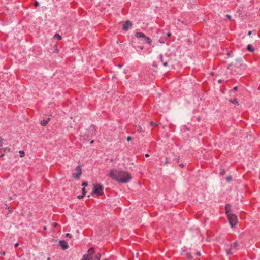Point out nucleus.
Listing matches in <instances>:
<instances>
[{
  "mask_svg": "<svg viewBox=\"0 0 260 260\" xmlns=\"http://www.w3.org/2000/svg\"><path fill=\"white\" fill-rule=\"evenodd\" d=\"M18 245H19V244H18V243H15V244H14V246H15V247H18Z\"/></svg>",
  "mask_w": 260,
  "mask_h": 260,
  "instance_id": "473e14b6",
  "label": "nucleus"
},
{
  "mask_svg": "<svg viewBox=\"0 0 260 260\" xmlns=\"http://www.w3.org/2000/svg\"><path fill=\"white\" fill-rule=\"evenodd\" d=\"M226 180L228 182H230L232 180V177L230 176H228L227 178H226Z\"/></svg>",
  "mask_w": 260,
  "mask_h": 260,
  "instance_id": "412c9836",
  "label": "nucleus"
},
{
  "mask_svg": "<svg viewBox=\"0 0 260 260\" xmlns=\"http://www.w3.org/2000/svg\"><path fill=\"white\" fill-rule=\"evenodd\" d=\"M167 35L168 37H170L171 36V34L170 32H168Z\"/></svg>",
  "mask_w": 260,
  "mask_h": 260,
  "instance_id": "f704fd0d",
  "label": "nucleus"
},
{
  "mask_svg": "<svg viewBox=\"0 0 260 260\" xmlns=\"http://www.w3.org/2000/svg\"><path fill=\"white\" fill-rule=\"evenodd\" d=\"M82 194H83V196H85V194H86V191H85V188H83L82 189Z\"/></svg>",
  "mask_w": 260,
  "mask_h": 260,
  "instance_id": "aec40b11",
  "label": "nucleus"
},
{
  "mask_svg": "<svg viewBox=\"0 0 260 260\" xmlns=\"http://www.w3.org/2000/svg\"><path fill=\"white\" fill-rule=\"evenodd\" d=\"M137 131L139 132H141L142 131V127L140 126H138L137 127Z\"/></svg>",
  "mask_w": 260,
  "mask_h": 260,
  "instance_id": "6ab92c4d",
  "label": "nucleus"
},
{
  "mask_svg": "<svg viewBox=\"0 0 260 260\" xmlns=\"http://www.w3.org/2000/svg\"><path fill=\"white\" fill-rule=\"evenodd\" d=\"M0 254H1L2 255H5V252H0Z\"/></svg>",
  "mask_w": 260,
  "mask_h": 260,
  "instance_id": "7c9ffc66",
  "label": "nucleus"
},
{
  "mask_svg": "<svg viewBox=\"0 0 260 260\" xmlns=\"http://www.w3.org/2000/svg\"><path fill=\"white\" fill-rule=\"evenodd\" d=\"M54 38L55 39H57L58 40H61V37L60 35H59V34H56L55 35H54Z\"/></svg>",
  "mask_w": 260,
  "mask_h": 260,
  "instance_id": "2eb2a0df",
  "label": "nucleus"
},
{
  "mask_svg": "<svg viewBox=\"0 0 260 260\" xmlns=\"http://www.w3.org/2000/svg\"><path fill=\"white\" fill-rule=\"evenodd\" d=\"M3 139H2L0 137V147L2 146V142H3Z\"/></svg>",
  "mask_w": 260,
  "mask_h": 260,
  "instance_id": "a878e982",
  "label": "nucleus"
},
{
  "mask_svg": "<svg viewBox=\"0 0 260 260\" xmlns=\"http://www.w3.org/2000/svg\"><path fill=\"white\" fill-rule=\"evenodd\" d=\"M230 102L233 103H234V104H237L238 103V101H237V100L236 99H234L233 100H231Z\"/></svg>",
  "mask_w": 260,
  "mask_h": 260,
  "instance_id": "f3484780",
  "label": "nucleus"
},
{
  "mask_svg": "<svg viewBox=\"0 0 260 260\" xmlns=\"http://www.w3.org/2000/svg\"><path fill=\"white\" fill-rule=\"evenodd\" d=\"M165 55H166V56H167V57H169V56H170V55H169V54H167V53H166V54H165Z\"/></svg>",
  "mask_w": 260,
  "mask_h": 260,
  "instance_id": "e433bc0d",
  "label": "nucleus"
},
{
  "mask_svg": "<svg viewBox=\"0 0 260 260\" xmlns=\"http://www.w3.org/2000/svg\"><path fill=\"white\" fill-rule=\"evenodd\" d=\"M230 55V53H228V55L229 56Z\"/></svg>",
  "mask_w": 260,
  "mask_h": 260,
  "instance_id": "a18cd8bd",
  "label": "nucleus"
},
{
  "mask_svg": "<svg viewBox=\"0 0 260 260\" xmlns=\"http://www.w3.org/2000/svg\"><path fill=\"white\" fill-rule=\"evenodd\" d=\"M19 153L20 154V156L23 157L24 156V153L23 151H20Z\"/></svg>",
  "mask_w": 260,
  "mask_h": 260,
  "instance_id": "a211bd4d",
  "label": "nucleus"
},
{
  "mask_svg": "<svg viewBox=\"0 0 260 260\" xmlns=\"http://www.w3.org/2000/svg\"><path fill=\"white\" fill-rule=\"evenodd\" d=\"M93 143V140L91 141L90 143Z\"/></svg>",
  "mask_w": 260,
  "mask_h": 260,
  "instance_id": "c03bdc74",
  "label": "nucleus"
},
{
  "mask_svg": "<svg viewBox=\"0 0 260 260\" xmlns=\"http://www.w3.org/2000/svg\"><path fill=\"white\" fill-rule=\"evenodd\" d=\"M118 67L120 68L122 67V66L120 64H118Z\"/></svg>",
  "mask_w": 260,
  "mask_h": 260,
  "instance_id": "ea45409f",
  "label": "nucleus"
},
{
  "mask_svg": "<svg viewBox=\"0 0 260 260\" xmlns=\"http://www.w3.org/2000/svg\"><path fill=\"white\" fill-rule=\"evenodd\" d=\"M3 156H4V154H2V155H1V157H3Z\"/></svg>",
  "mask_w": 260,
  "mask_h": 260,
  "instance_id": "49530a36",
  "label": "nucleus"
},
{
  "mask_svg": "<svg viewBox=\"0 0 260 260\" xmlns=\"http://www.w3.org/2000/svg\"><path fill=\"white\" fill-rule=\"evenodd\" d=\"M105 260H107V259H105Z\"/></svg>",
  "mask_w": 260,
  "mask_h": 260,
  "instance_id": "de8ad7c7",
  "label": "nucleus"
},
{
  "mask_svg": "<svg viewBox=\"0 0 260 260\" xmlns=\"http://www.w3.org/2000/svg\"><path fill=\"white\" fill-rule=\"evenodd\" d=\"M180 165V166H181V167L184 166V165H183V164H181Z\"/></svg>",
  "mask_w": 260,
  "mask_h": 260,
  "instance_id": "a19ab883",
  "label": "nucleus"
},
{
  "mask_svg": "<svg viewBox=\"0 0 260 260\" xmlns=\"http://www.w3.org/2000/svg\"><path fill=\"white\" fill-rule=\"evenodd\" d=\"M251 31H248V35H251Z\"/></svg>",
  "mask_w": 260,
  "mask_h": 260,
  "instance_id": "58836bf2",
  "label": "nucleus"
},
{
  "mask_svg": "<svg viewBox=\"0 0 260 260\" xmlns=\"http://www.w3.org/2000/svg\"><path fill=\"white\" fill-rule=\"evenodd\" d=\"M59 245L63 250H66L69 248L68 244L64 241H60Z\"/></svg>",
  "mask_w": 260,
  "mask_h": 260,
  "instance_id": "6e6552de",
  "label": "nucleus"
},
{
  "mask_svg": "<svg viewBox=\"0 0 260 260\" xmlns=\"http://www.w3.org/2000/svg\"><path fill=\"white\" fill-rule=\"evenodd\" d=\"M159 59L160 60L161 62H162L163 66L165 67L167 66L168 65V60H165L164 59L163 56L162 54H160L159 55Z\"/></svg>",
  "mask_w": 260,
  "mask_h": 260,
  "instance_id": "1a4fd4ad",
  "label": "nucleus"
},
{
  "mask_svg": "<svg viewBox=\"0 0 260 260\" xmlns=\"http://www.w3.org/2000/svg\"><path fill=\"white\" fill-rule=\"evenodd\" d=\"M94 249L90 248L88 251V254L84 255L82 260H100L101 254L98 253L94 255Z\"/></svg>",
  "mask_w": 260,
  "mask_h": 260,
  "instance_id": "f03ea898",
  "label": "nucleus"
},
{
  "mask_svg": "<svg viewBox=\"0 0 260 260\" xmlns=\"http://www.w3.org/2000/svg\"><path fill=\"white\" fill-rule=\"evenodd\" d=\"M144 41L146 43L150 44L151 42V40L150 38L145 36V37L144 38Z\"/></svg>",
  "mask_w": 260,
  "mask_h": 260,
  "instance_id": "ddd939ff",
  "label": "nucleus"
},
{
  "mask_svg": "<svg viewBox=\"0 0 260 260\" xmlns=\"http://www.w3.org/2000/svg\"><path fill=\"white\" fill-rule=\"evenodd\" d=\"M230 207H231V206L229 204L226 205L225 206V211H226V214L227 216L229 215V214H231L233 213L232 212V211H231Z\"/></svg>",
  "mask_w": 260,
  "mask_h": 260,
  "instance_id": "9d476101",
  "label": "nucleus"
},
{
  "mask_svg": "<svg viewBox=\"0 0 260 260\" xmlns=\"http://www.w3.org/2000/svg\"><path fill=\"white\" fill-rule=\"evenodd\" d=\"M10 149L9 148H5L4 149V152H9L10 151Z\"/></svg>",
  "mask_w": 260,
  "mask_h": 260,
  "instance_id": "5701e85b",
  "label": "nucleus"
},
{
  "mask_svg": "<svg viewBox=\"0 0 260 260\" xmlns=\"http://www.w3.org/2000/svg\"><path fill=\"white\" fill-rule=\"evenodd\" d=\"M226 17L228 18L229 19H231V16L229 15H226Z\"/></svg>",
  "mask_w": 260,
  "mask_h": 260,
  "instance_id": "2f4dec72",
  "label": "nucleus"
},
{
  "mask_svg": "<svg viewBox=\"0 0 260 260\" xmlns=\"http://www.w3.org/2000/svg\"><path fill=\"white\" fill-rule=\"evenodd\" d=\"M237 88H238V87L237 86H235V87H234L233 90L236 91V90H237Z\"/></svg>",
  "mask_w": 260,
  "mask_h": 260,
  "instance_id": "72a5a7b5",
  "label": "nucleus"
},
{
  "mask_svg": "<svg viewBox=\"0 0 260 260\" xmlns=\"http://www.w3.org/2000/svg\"><path fill=\"white\" fill-rule=\"evenodd\" d=\"M150 125H155L156 126L158 125L159 124H157V123H155L153 122H151L150 123Z\"/></svg>",
  "mask_w": 260,
  "mask_h": 260,
  "instance_id": "b1692460",
  "label": "nucleus"
},
{
  "mask_svg": "<svg viewBox=\"0 0 260 260\" xmlns=\"http://www.w3.org/2000/svg\"><path fill=\"white\" fill-rule=\"evenodd\" d=\"M228 217L229 223L231 225V227L233 228L237 223V216L235 214L232 213L231 214H229V215L228 216Z\"/></svg>",
  "mask_w": 260,
  "mask_h": 260,
  "instance_id": "7ed1b4c3",
  "label": "nucleus"
},
{
  "mask_svg": "<svg viewBox=\"0 0 260 260\" xmlns=\"http://www.w3.org/2000/svg\"><path fill=\"white\" fill-rule=\"evenodd\" d=\"M131 139H132L131 137H130V136H128V137H127V140L128 141H130Z\"/></svg>",
  "mask_w": 260,
  "mask_h": 260,
  "instance_id": "c756f323",
  "label": "nucleus"
},
{
  "mask_svg": "<svg viewBox=\"0 0 260 260\" xmlns=\"http://www.w3.org/2000/svg\"><path fill=\"white\" fill-rule=\"evenodd\" d=\"M136 37L138 38H142L144 39V38L145 37V35L144 34L142 33V32H137L135 35Z\"/></svg>",
  "mask_w": 260,
  "mask_h": 260,
  "instance_id": "9b49d317",
  "label": "nucleus"
},
{
  "mask_svg": "<svg viewBox=\"0 0 260 260\" xmlns=\"http://www.w3.org/2000/svg\"><path fill=\"white\" fill-rule=\"evenodd\" d=\"M239 243L237 242H234L232 245V248H226V254L228 255H230V254H232L234 253V252L232 251V250L233 249H236L238 247H239Z\"/></svg>",
  "mask_w": 260,
  "mask_h": 260,
  "instance_id": "39448f33",
  "label": "nucleus"
},
{
  "mask_svg": "<svg viewBox=\"0 0 260 260\" xmlns=\"http://www.w3.org/2000/svg\"><path fill=\"white\" fill-rule=\"evenodd\" d=\"M50 120V118H48L47 120H43L41 121V124L43 126H45L48 123V121Z\"/></svg>",
  "mask_w": 260,
  "mask_h": 260,
  "instance_id": "f8f14e48",
  "label": "nucleus"
},
{
  "mask_svg": "<svg viewBox=\"0 0 260 260\" xmlns=\"http://www.w3.org/2000/svg\"><path fill=\"white\" fill-rule=\"evenodd\" d=\"M76 170L77 171V173H73V176L75 178L78 179L82 173L81 168L80 166H79L77 167Z\"/></svg>",
  "mask_w": 260,
  "mask_h": 260,
  "instance_id": "423d86ee",
  "label": "nucleus"
},
{
  "mask_svg": "<svg viewBox=\"0 0 260 260\" xmlns=\"http://www.w3.org/2000/svg\"><path fill=\"white\" fill-rule=\"evenodd\" d=\"M107 175L112 179L122 183L128 182L131 179L129 173L120 169H112L110 170Z\"/></svg>",
  "mask_w": 260,
  "mask_h": 260,
  "instance_id": "f257e3e1",
  "label": "nucleus"
},
{
  "mask_svg": "<svg viewBox=\"0 0 260 260\" xmlns=\"http://www.w3.org/2000/svg\"><path fill=\"white\" fill-rule=\"evenodd\" d=\"M247 50L251 51V52H252L254 51V49L253 48V47L251 45L249 44L247 46Z\"/></svg>",
  "mask_w": 260,
  "mask_h": 260,
  "instance_id": "4468645a",
  "label": "nucleus"
},
{
  "mask_svg": "<svg viewBox=\"0 0 260 260\" xmlns=\"http://www.w3.org/2000/svg\"><path fill=\"white\" fill-rule=\"evenodd\" d=\"M159 42L160 43H164V42H162V41H161L160 40H159Z\"/></svg>",
  "mask_w": 260,
  "mask_h": 260,
  "instance_id": "37998d69",
  "label": "nucleus"
},
{
  "mask_svg": "<svg viewBox=\"0 0 260 260\" xmlns=\"http://www.w3.org/2000/svg\"><path fill=\"white\" fill-rule=\"evenodd\" d=\"M83 197H84V196H83V194H82V195H80V196H78V199H81V198H82Z\"/></svg>",
  "mask_w": 260,
  "mask_h": 260,
  "instance_id": "c85d7f7f",
  "label": "nucleus"
},
{
  "mask_svg": "<svg viewBox=\"0 0 260 260\" xmlns=\"http://www.w3.org/2000/svg\"><path fill=\"white\" fill-rule=\"evenodd\" d=\"M52 225L53 226V227H56L57 225V223L56 222H53Z\"/></svg>",
  "mask_w": 260,
  "mask_h": 260,
  "instance_id": "cd10ccee",
  "label": "nucleus"
},
{
  "mask_svg": "<svg viewBox=\"0 0 260 260\" xmlns=\"http://www.w3.org/2000/svg\"><path fill=\"white\" fill-rule=\"evenodd\" d=\"M82 185L84 187H86L88 185V183L87 182H84L82 183Z\"/></svg>",
  "mask_w": 260,
  "mask_h": 260,
  "instance_id": "4be33fe9",
  "label": "nucleus"
},
{
  "mask_svg": "<svg viewBox=\"0 0 260 260\" xmlns=\"http://www.w3.org/2000/svg\"><path fill=\"white\" fill-rule=\"evenodd\" d=\"M149 156V155L148 154H145V157H148Z\"/></svg>",
  "mask_w": 260,
  "mask_h": 260,
  "instance_id": "4c0bfd02",
  "label": "nucleus"
},
{
  "mask_svg": "<svg viewBox=\"0 0 260 260\" xmlns=\"http://www.w3.org/2000/svg\"><path fill=\"white\" fill-rule=\"evenodd\" d=\"M43 229H44V230H46L47 229V228H46V226H44V227L43 228Z\"/></svg>",
  "mask_w": 260,
  "mask_h": 260,
  "instance_id": "79ce46f5",
  "label": "nucleus"
},
{
  "mask_svg": "<svg viewBox=\"0 0 260 260\" xmlns=\"http://www.w3.org/2000/svg\"><path fill=\"white\" fill-rule=\"evenodd\" d=\"M34 5H35V6L36 7H38V6H39V3L38 2H37V1H36V2H35Z\"/></svg>",
  "mask_w": 260,
  "mask_h": 260,
  "instance_id": "393cba45",
  "label": "nucleus"
},
{
  "mask_svg": "<svg viewBox=\"0 0 260 260\" xmlns=\"http://www.w3.org/2000/svg\"><path fill=\"white\" fill-rule=\"evenodd\" d=\"M104 187L101 185H94L92 194H96L98 195H101L103 194Z\"/></svg>",
  "mask_w": 260,
  "mask_h": 260,
  "instance_id": "20e7f679",
  "label": "nucleus"
},
{
  "mask_svg": "<svg viewBox=\"0 0 260 260\" xmlns=\"http://www.w3.org/2000/svg\"><path fill=\"white\" fill-rule=\"evenodd\" d=\"M225 171L224 169L223 168H220V174H221V175H223L225 174Z\"/></svg>",
  "mask_w": 260,
  "mask_h": 260,
  "instance_id": "dca6fc26",
  "label": "nucleus"
},
{
  "mask_svg": "<svg viewBox=\"0 0 260 260\" xmlns=\"http://www.w3.org/2000/svg\"><path fill=\"white\" fill-rule=\"evenodd\" d=\"M66 236H67V237L70 238H72V235H71L70 234H69V233H67V234H66Z\"/></svg>",
  "mask_w": 260,
  "mask_h": 260,
  "instance_id": "bb28decb",
  "label": "nucleus"
},
{
  "mask_svg": "<svg viewBox=\"0 0 260 260\" xmlns=\"http://www.w3.org/2000/svg\"><path fill=\"white\" fill-rule=\"evenodd\" d=\"M197 255L198 256H200V255H201V253H200V252H197Z\"/></svg>",
  "mask_w": 260,
  "mask_h": 260,
  "instance_id": "c9c22d12",
  "label": "nucleus"
},
{
  "mask_svg": "<svg viewBox=\"0 0 260 260\" xmlns=\"http://www.w3.org/2000/svg\"><path fill=\"white\" fill-rule=\"evenodd\" d=\"M132 26V23L129 20L126 21L123 26V29L124 30H128Z\"/></svg>",
  "mask_w": 260,
  "mask_h": 260,
  "instance_id": "0eeeda50",
  "label": "nucleus"
}]
</instances>
